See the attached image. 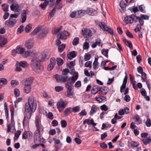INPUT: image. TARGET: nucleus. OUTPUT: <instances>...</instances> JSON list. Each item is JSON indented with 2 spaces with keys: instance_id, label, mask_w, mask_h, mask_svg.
<instances>
[{
  "instance_id": "f257e3e1",
  "label": "nucleus",
  "mask_w": 151,
  "mask_h": 151,
  "mask_svg": "<svg viewBox=\"0 0 151 151\" xmlns=\"http://www.w3.org/2000/svg\"><path fill=\"white\" fill-rule=\"evenodd\" d=\"M46 57L45 53L41 54L38 56L36 53V55L32 58L31 62L32 68L36 72L40 73L43 70V69L40 64V62L43 60Z\"/></svg>"
},
{
  "instance_id": "f03ea898",
  "label": "nucleus",
  "mask_w": 151,
  "mask_h": 151,
  "mask_svg": "<svg viewBox=\"0 0 151 151\" xmlns=\"http://www.w3.org/2000/svg\"><path fill=\"white\" fill-rule=\"evenodd\" d=\"M28 103L25 104V114L28 119L31 117L32 112H34L37 107V104L32 96L29 97L28 99Z\"/></svg>"
},
{
  "instance_id": "7ed1b4c3",
  "label": "nucleus",
  "mask_w": 151,
  "mask_h": 151,
  "mask_svg": "<svg viewBox=\"0 0 151 151\" xmlns=\"http://www.w3.org/2000/svg\"><path fill=\"white\" fill-rule=\"evenodd\" d=\"M78 78V73L75 72L73 75L71 77L69 78L68 81L69 82H67L65 84V86L68 90L72 89V86L73 85L72 83H74Z\"/></svg>"
},
{
  "instance_id": "20e7f679",
  "label": "nucleus",
  "mask_w": 151,
  "mask_h": 151,
  "mask_svg": "<svg viewBox=\"0 0 151 151\" xmlns=\"http://www.w3.org/2000/svg\"><path fill=\"white\" fill-rule=\"evenodd\" d=\"M91 29L92 30L87 28L83 29L82 30V34L86 38L89 37L96 32V31L94 29Z\"/></svg>"
},
{
  "instance_id": "39448f33",
  "label": "nucleus",
  "mask_w": 151,
  "mask_h": 151,
  "mask_svg": "<svg viewBox=\"0 0 151 151\" xmlns=\"http://www.w3.org/2000/svg\"><path fill=\"white\" fill-rule=\"evenodd\" d=\"M35 126L37 128L35 132H40L42 131L43 130V127L42 125L41 122L38 116H36L35 119Z\"/></svg>"
},
{
  "instance_id": "423d86ee",
  "label": "nucleus",
  "mask_w": 151,
  "mask_h": 151,
  "mask_svg": "<svg viewBox=\"0 0 151 151\" xmlns=\"http://www.w3.org/2000/svg\"><path fill=\"white\" fill-rule=\"evenodd\" d=\"M99 26L100 28L103 30L107 31L111 35H113L114 32L111 28L108 27L104 23L101 22L99 24Z\"/></svg>"
},
{
  "instance_id": "0eeeda50",
  "label": "nucleus",
  "mask_w": 151,
  "mask_h": 151,
  "mask_svg": "<svg viewBox=\"0 0 151 151\" xmlns=\"http://www.w3.org/2000/svg\"><path fill=\"white\" fill-rule=\"evenodd\" d=\"M67 104V102H64L63 101H59L57 104V106L59 111L61 112L63 109L66 106Z\"/></svg>"
},
{
  "instance_id": "6e6552de",
  "label": "nucleus",
  "mask_w": 151,
  "mask_h": 151,
  "mask_svg": "<svg viewBox=\"0 0 151 151\" xmlns=\"http://www.w3.org/2000/svg\"><path fill=\"white\" fill-rule=\"evenodd\" d=\"M68 32L65 31L59 33L57 35V37L59 39L65 40L67 38V36L69 35Z\"/></svg>"
},
{
  "instance_id": "1a4fd4ad",
  "label": "nucleus",
  "mask_w": 151,
  "mask_h": 151,
  "mask_svg": "<svg viewBox=\"0 0 151 151\" xmlns=\"http://www.w3.org/2000/svg\"><path fill=\"white\" fill-rule=\"evenodd\" d=\"M34 78L32 77H30L23 80L22 81V83L24 85L30 86L32 83Z\"/></svg>"
},
{
  "instance_id": "9d476101",
  "label": "nucleus",
  "mask_w": 151,
  "mask_h": 151,
  "mask_svg": "<svg viewBox=\"0 0 151 151\" xmlns=\"http://www.w3.org/2000/svg\"><path fill=\"white\" fill-rule=\"evenodd\" d=\"M16 22V20L15 19L10 18L5 22V24L8 27H12L14 26Z\"/></svg>"
},
{
  "instance_id": "9b49d317",
  "label": "nucleus",
  "mask_w": 151,
  "mask_h": 151,
  "mask_svg": "<svg viewBox=\"0 0 151 151\" xmlns=\"http://www.w3.org/2000/svg\"><path fill=\"white\" fill-rule=\"evenodd\" d=\"M11 10L14 11L15 12H20L21 9L19 8V5L15 2H13L10 6Z\"/></svg>"
},
{
  "instance_id": "f8f14e48",
  "label": "nucleus",
  "mask_w": 151,
  "mask_h": 151,
  "mask_svg": "<svg viewBox=\"0 0 151 151\" xmlns=\"http://www.w3.org/2000/svg\"><path fill=\"white\" fill-rule=\"evenodd\" d=\"M34 42L33 39H29L25 43V46L28 49H30L33 47Z\"/></svg>"
},
{
  "instance_id": "ddd939ff",
  "label": "nucleus",
  "mask_w": 151,
  "mask_h": 151,
  "mask_svg": "<svg viewBox=\"0 0 151 151\" xmlns=\"http://www.w3.org/2000/svg\"><path fill=\"white\" fill-rule=\"evenodd\" d=\"M29 12V11L28 9L24 10L22 11V14L21 16L22 23H23L26 21L27 19V14Z\"/></svg>"
},
{
  "instance_id": "4468645a",
  "label": "nucleus",
  "mask_w": 151,
  "mask_h": 151,
  "mask_svg": "<svg viewBox=\"0 0 151 151\" xmlns=\"http://www.w3.org/2000/svg\"><path fill=\"white\" fill-rule=\"evenodd\" d=\"M68 78V77L67 76L63 77L62 76H60L58 74L56 75L55 76V78L57 81L58 82L60 81L61 82H65L66 81Z\"/></svg>"
},
{
  "instance_id": "2eb2a0df",
  "label": "nucleus",
  "mask_w": 151,
  "mask_h": 151,
  "mask_svg": "<svg viewBox=\"0 0 151 151\" xmlns=\"http://www.w3.org/2000/svg\"><path fill=\"white\" fill-rule=\"evenodd\" d=\"M36 55V53L32 51H24L22 55L24 57H27L29 56H31L33 58Z\"/></svg>"
},
{
  "instance_id": "dca6fc26",
  "label": "nucleus",
  "mask_w": 151,
  "mask_h": 151,
  "mask_svg": "<svg viewBox=\"0 0 151 151\" xmlns=\"http://www.w3.org/2000/svg\"><path fill=\"white\" fill-rule=\"evenodd\" d=\"M34 141L35 143H40L41 142L40 133L35 132Z\"/></svg>"
},
{
  "instance_id": "f3484780",
  "label": "nucleus",
  "mask_w": 151,
  "mask_h": 151,
  "mask_svg": "<svg viewBox=\"0 0 151 151\" xmlns=\"http://www.w3.org/2000/svg\"><path fill=\"white\" fill-rule=\"evenodd\" d=\"M132 15L129 16H126L125 18L124 22L125 23V24H131L133 22Z\"/></svg>"
},
{
  "instance_id": "a211bd4d",
  "label": "nucleus",
  "mask_w": 151,
  "mask_h": 151,
  "mask_svg": "<svg viewBox=\"0 0 151 151\" xmlns=\"http://www.w3.org/2000/svg\"><path fill=\"white\" fill-rule=\"evenodd\" d=\"M15 122L14 120H11V123L7 126V132H9L11 130L15 129Z\"/></svg>"
},
{
  "instance_id": "6ab92c4d",
  "label": "nucleus",
  "mask_w": 151,
  "mask_h": 151,
  "mask_svg": "<svg viewBox=\"0 0 151 151\" xmlns=\"http://www.w3.org/2000/svg\"><path fill=\"white\" fill-rule=\"evenodd\" d=\"M86 12L91 16H94L96 15V11L93 9L89 8L87 9Z\"/></svg>"
},
{
  "instance_id": "aec40b11",
  "label": "nucleus",
  "mask_w": 151,
  "mask_h": 151,
  "mask_svg": "<svg viewBox=\"0 0 151 151\" xmlns=\"http://www.w3.org/2000/svg\"><path fill=\"white\" fill-rule=\"evenodd\" d=\"M77 54V52L75 51H73L71 52H69L67 55L68 58L70 60H71L73 58L76 56Z\"/></svg>"
},
{
  "instance_id": "412c9836",
  "label": "nucleus",
  "mask_w": 151,
  "mask_h": 151,
  "mask_svg": "<svg viewBox=\"0 0 151 151\" xmlns=\"http://www.w3.org/2000/svg\"><path fill=\"white\" fill-rule=\"evenodd\" d=\"M100 87L98 86H95L93 87L91 90V93L93 94H95L100 90Z\"/></svg>"
},
{
  "instance_id": "4be33fe9",
  "label": "nucleus",
  "mask_w": 151,
  "mask_h": 151,
  "mask_svg": "<svg viewBox=\"0 0 151 151\" xmlns=\"http://www.w3.org/2000/svg\"><path fill=\"white\" fill-rule=\"evenodd\" d=\"M16 49L18 53L22 54V55L25 51V49L24 48H22L19 46L17 47Z\"/></svg>"
},
{
  "instance_id": "5701e85b",
  "label": "nucleus",
  "mask_w": 151,
  "mask_h": 151,
  "mask_svg": "<svg viewBox=\"0 0 151 151\" xmlns=\"http://www.w3.org/2000/svg\"><path fill=\"white\" fill-rule=\"evenodd\" d=\"M142 140L145 145H147L151 142V137H149L146 138L142 139Z\"/></svg>"
},
{
  "instance_id": "b1692460",
  "label": "nucleus",
  "mask_w": 151,
  "mask_h": 151,
  "mask_svg": "<svg viewBox=\"0 0 151 151\" xmlns=\"http://www.w3.org/2000/svg\"><path fill=\"white\" fill-rule=\"evenodd\" d=\"M41 29L40 27H37L30 34V35L32 36L36 34L38 32H40Z\"/></svg>"
},
{
  "instance_id": "393cba45",
  "label": "nucleus",
  "mask_w": 151,
  "mask_h": 151,
  "mask_svg": "<svg viewBox=\"0 0 151 151\" xmlns=\"http://www.w3.org/2000/svg\"><path fill=\"white\" fill-rule=\"evenodd\" d=\"M17 64V65H18L23 68H25L27 67L28 65L27 63L25 61H22L20 62H18Z\"/></svg>"
},
{
  "instance_id": "a878e982",
  "label": "nucleus",
  "mask_w": 151,
  "mask_h": 151,
  "mask_svg": "<svg viewBox=\"0 0 151 151\" xmlns=\"http://www.w3.org/2000/svg\"><path fill=\"white\" fill-rule=\"evenodd\" d=\"M127 76H125L123 79V82L122 85L121 86L120 88L122 89H124L126 87V83L127 81Z\"/></svg>"
},
{
  "instance_id": "bb28decb",
  "label": "nucleus",
  "mask_w": 151,
  "mask_h": 151,
  "mask_svg": "<svg viewBox=\"0 0 151 151\" xmlns=\"http://www.w3.org/2000/svg\"><path fill=\"white\" fill-rule=\"evenodd\" d=\"M86 12V11L85 10H79L77 12V17H79L83 16L84 15Z\"/></svg>"
},
{
  "instance_id": "cd10ccee",
  "label": "nucleus",
  "mask_w": 151,
  "mask_h": 151,
  "mask_svg": "<svg viewBox=\"0 0 151 151\" xmlns=\"http://www.w3.org/2000/svg\"><path fill=\"white\" fill-rule=\"evenodd\" d=\"M97 110V107L95 105H93L90 112V115H92Z\"/></svg>"
},
{
  "instance_id": "c85d7f7f",
  "label": "nucleus",
  "mask_w": 151,
  "mask_h": 151,
  "mask_svg": "<svg viewBox=\"0 0 151 151\" xmlns=\"http://www.w3.org/2000/svg\"><path fill=\"white\" fill-rule=\"evenodd\" d=\"M67 96L70 98H72L73 97L74 95L73 92L72 91V89L68 90L67 91Z\"/></svg>"
},
{
  "instance_id": "c756f323",
  "label": "nucleus",
  "mask_w": 151,
  "mask_h": 151,
  "mask_svg": "<svg viewBox=\"0 0 151 151\" xmlns=\"http://www.w3.org/2000/svg\"><path fill=\"white\" fill-rule=\"evenodd\" d=\"M98 58L95 57V60L93 63V68L94 69H96L98 67L99 64L98 63Z\"/></svg>"
},
{
  "instance_id": "7c9ffc66",
  "label": "nucleus",
  "mask_w": 151,
  "mask_h": 151,
  "mask_svg": "<svg viewBox=\"0 0 151 151\" xmlns=\"http://www.w3.org/2000/svg\"><path fill=\"white\" fill-rule=\"evenodd\" d=\"M120 6L123 11H124L125 10L126 5L123 1H121L119 4Z\"/></svg>"
},
{
  "instance_id": "2f4dec72",
  "label": "nucleus",
  "mask_w": 151,
  "mask_h": 151,
  "mask_svg": "<svg viewBox=\"0 0 151 151\" xmlns=\"http://www.w3.org/2000/svg\"><path fill=\"white\" fill-rule=\"evenodd\" d=\"M87 123L88 125L91 124L94 127L95 126L96 124V123H94V121L93 119L90 120L89 119H87Z\"/></svg>"
},
{
  "instance_id": "473e14b6",
  "label": "nucleus",
  "mask_w": 151,
  "mask_h": 151,
  "mask_svg": "<svg viewBox=\"0 0 151 151\" xmlns=\"http://www.w3.org/2000/svg\"><path fill=\"white\" fill-rule=\"evenodd\" d=\"M25 87L24 88V90L25 93H30L31 91V87L30 86H28L27 85H24Z\"/></svg>"
},
{
  "instance_id": "72a5a7b5",
  "label": "nucleus",
  "mask_w": 151,
  "mask_h": 151,
  "mask_svg": "<svg viewBox=\"0 0 151 151\" xmlns=\"http://www.w3.org/2000/svg\"><path fill=\"white\" fill-rule=\"evenodd\" d=\"M32 28V25L31 24L26 25L25 28V31L26 32H29Z\"/></svg>"
},
{
  "instance_id": "f704fd0d",
  "label": "nucleus",
  "mask_w": 151,
  "mask_h": 151,
  "mask_svg": "<svg viewBox=\"0 0 151 151\" xmlns=\"http://www.w3.org/2000/svg\"><path fill=\"white\" fill-rule=\"evenodd\" d=\"M123 41L127 46L129 47L130 48H132V45L130 42L129 41L126 39H124Z\"/></svg>"
},
{
  "instance_id": "c9c22d12",
  "label": "nucleus",
  "mask_w": 151,
  "mask_h": 151,
  "mask_svg": "<svg viewBox=\"0 0 151 151\" xmlns=\"http://www.w3.org/2000/svg\"><path fill=\"white\" fill-rule=\"evenodd\" d=\"M72 108L70 107L67 108L64 111V115L65 116H67L68 114L71 113Z\"/></svg>"
},
{
  "instance_id": "e433bc0d",
  "label": "nucleus",
  "mask_w": 151,
  "mask_h": 151,
  "mask_svg": "<svg viewBox=\"0 0 151 151\" xmlns=\"http://www.w3.org/2000/svg\"><path fill=\"white\" fill-rule=\"evenodd\" d=\"M100 90L103 94H106L107 92V88L106 87L100 88Z\"/></svg>"
},
{
  "instance_id": "4c0bfd02",
  "label": "nucleus",
  "mask_w": 151,
  "mask_h": 151,
  "mask_svg": "<svg viewBox=\"0 0 151 151\" xmlns=\"http://www.w3.org/2000/svg\"><path fill=\"white\" fill-rule=\"evenodd\" d=\"M48 4L47 2L45 1L43 3L41 4L39 6L41 7L42 9L44 10L45 9Z\"/></svg>"
},
{
  "instance_id": "58836bf2",
  "label": "nucleus",
  "mask_w": 151,
  "mask_h": 151,
  "mask_svg": "<svg viewBox=\"0 0 151 151\" xmlns=\"http://www.w3.org/2000/svg\"><path fill=\"white\" fill-rule=\"evenodd\" d=\"M50 6L54 5L55 3V0H45V1Z\"/></svg>"
},
{
  "instance_id": "ea45409f",
  "label": "nucleus",
  "mask_w": 151,
  "mask_h": 151,
  "mask_svg": "<svg viewBox=\"0 0 151 151\" xmlns=\"http://www.w3.org/2000/svg\"><path fill=\"white\" fill-rule=\"evenodd\" d=\"M20 12L19 11L17 12H15V13L13 14H11L10 17L11 18H16L20 14Z\"/></svg>"
},
{
  "instance_id": "a19ab883",
  "label": "nucleus",
  "mask_w": 151,
  "mask_h": 151,
  "mask_svg": "<svg viewBox=\"0 0 151 151\" xmlns=\"http://www.w3.org/2000/svg\"><path fill=\"white\" fill-rule=\"evenodd\" d=\"M30 134L29 132H25L22 135V138L26 139L27 138L28 136H29Z\"/></svg>"
},
{
  "instance_id": "79ce46f5",
  "label": "nucleus",
  "mask_w": 151,
  "mask_h": 151,
  "mask_svg": "<svg viewBox=\"0 0 151 151\" xmlns=\"http://www.w3.org/2000/svg\"><path fill=\"white\" fill-rule=\"evenodd\" d=\"M3 10L5 12H8V8L9 6L8 5L3 4L1 5Z\"/></svg>"
},
{
  "instance_id": "37998d69",
  "label": "nucleus",
  "mask_w": 151,
  "mask_h": 151,
  "mask_svg": "<svg viewBox=\"0 0 151 151\" xmlns=\"http://www.w3.org/2000/svg\"><path fill=\"white\" fill-rule=\"evenodd\" d=\"M146 74L144 72L142 73L141 75V78L143 80L142 81L147 82L148 81L146 79Z\"/></svg>"
},
{
  "instance_id": "c03bdc74",
  "label": "nucleus",
  "mask_w": 151,
  "mask_h": 151,
  "mask_svg": "<svg viewBox=\"0 0 151 151\" xmlns=\"http://www.w3.org/2000/svg\"><path fill=\"white\" fill-rule=\"evenodd\" d=\"M60 124L62 127L65 128L67 125V123L65 120H62L60 122Z\"/></svg>"
},
{
  "instance_id": "a18cd8bd",
  "label": "nucleus",
  "mask_w": 151,
  "mask_h": 151,
  "mask_svg": "<svg viewBox=\"0 0 151 151\" xmlns=\"http://www.w3.org/2000/svg\"><path fill=\"white\" fill-rule=\"evenodd\" d=\"M57 61L58 65H62L63 63V60L60 58H58L57 59Z\"/></svg>"
},
{
  "instance_id": "49530a36",
  "label": "nucleus",
  "mask_w": 151,
  "mask_h": 151,
  "mask_svg": "<svg viewBox=\"0 0 151 151\" xmlns=\"http://www.w3.org/2000/svg\"><path fill=\"white\" fill-rule=\"evenodd\" d=\"M63 88L62 86H57L55 87V91L58 92H60L63 90Z\"/></svg>"
},
{
  "instance_id": "de8ad7c7",
  "label": "nucleus",
  "mask_w": 151,
  "mask_h": 151,
  "mask_svg": "<svg viewBox=\"0 0 151 151\" xmlns=\"http://www.w3.org/2000/svg\"><path fill=\"white\" fill-rule=\"evenodd\" d=\"M132 17L133 22H137L139 21L140 17H137L133 14H132Z\"/></svg>"
},
{
  "instance_id": "09e8293b",
  "label": "nucleus",
  "mask_w": 151,
  "mask_h": 151,
  "mask_svg": "<svg viewBox=\"0 0 151 151\" xmlns=\"http://www.w3.org/2000/svg\"><path fill=\"white\" fill-rule=\"evenodd\" d=\"M65 47V44H62L61 45L59 46L58 47V50L60 52H62L64 48Z\"/></svg>"
},
{
  "instance_id": "8fccbe9b",
  "label": "nucleus",
  "mask_w": 151,
  "mask_h": 151,
  "mask_svg": "<svg viewBox=\"0 0 151 151\" xmlns=\"http://www.w3.org/2000/svg\"><path fill=\"white\" fill-rule=\"evenodd\" d=\"M79 42V39L78 37L75 38L73 41V44L74 45H76L78 44Z\"/></svg>"
},
{
  "instance_id": "3c124183",
  "label": "nucleus",
  "mask_w": 151,
  "mask_h": 151,
  "mask_svg": "<svg viewBox=\"0 0 151 151\" xmlns=\"http://www.w3.org/2000/svg\"><path fill=\"white\" fill-rule=\"evenodd\" d=\"M100 109L102 110H103L105 111H107L108 110V107L105 104H103L100 106Z\"/></svg>"
},
{
  "instance_id": "603ef678",
  "label": "nucleus",
  "mask_w": 151,
  "mask_h": 151,
  "mask_svg": "<svg viewBox=\"0 0 151 151\" xmlns=\"http://www.w3.org/2000/svg\"><path fill=\"white\" fill-rule=\"evenodd\" d=\"M2 83L4 85L7 84V81L6 78H0V83Z\"/></svg>"
},
{
  "instance_id": "864d4df0",
  "label": "nucleus",
  "mask_w": 151,
  "mask_h": 151,
  "mask_svg": "<svg viewBox=\"0 0 151 151\" xmlns=\"http://www.w3.org/2000/svg\"><path fill=\"white\" fill-rule=\"evenodd\" d=\"M130 145L132 146L136 147L139 145V144L138 142L132 141L130 143Z\"/></svg>"
},
{
  "instance_id": "5fc2aeb1",
  "label": "nucleus",
  "mask_w": 151,
  "mask_h": 151,
  "mask_svg": "<svg viewBox=\"0 0 151 151\" xmlns=\"http://www.w3.org/2000/svg\"><path fill=\"white\" fill-rule=\"evenodd\" d=\"M145 124L147 127H150L151 126V121L149 118L147 119L145 122Z\"/></svg>"
},
{
  "instance_id": "6e6d98bb",
  "label": "nucleus",
  "mask_w": 151,
  "mask_h": 151,
  "mask_svg": "<svg viewBox=\"0 0 151 151\" xmlns=\"http://www.w3.org/2000/svg\"><path fill=\"white\" fill-rule=\"evenodd\" d=\"M14 93L16 96H19L20 95V92L19 91V90L17 88L15 89Z\"/></svg>"
},
{
  "instance_id": "4d7b16f0",
  "label": "nucleus",
  "mask_w": 151,
  "mask_h": 151,
  "mask_svg": "<svg viewBox=\"0 0 151 151\" xmlns=\"http://www.w3.org/2000/svg\"><path fill=\"white\" fill-rule=\"evenodd\" d=\"M91 57V55L90 54H86L84 56V59L86 61L89 60Z\"/></svg>"
},
{
  "instance_id": "13d9d810",
  "label": "nucleus",
  "mask_w": 151,
  "mask_h": 151,
  "mask_svg": "<svg viewBox=\"0 0 151 151\" xmlns=\"http://www.w3.org/2000/svg\"><path fill=\"white\" fill-rule=\"evenodd\" d=\"M50 64L55 66L56 64L55 59L54 58H51L50 60Z\"/></svg>"
},
{
  "instance_id": "bf43d9fd",
  "label": "nucleus",
  "mask_w": 151,
  "mask_h": 151,
  "mask_svg": "<svg viewBox=\"0 0 151 151\" xmlns=\"http://www.w3.org/2000/svg\"><path fill=\"white\" fill-rule=\"evenodd\" d=\"M24 31V26L22 25H20L17 29V31L19 33H21Z\"/></svg>"
},
{
  "instance_id": "052dcab7",
  "label": "nucleus",
  "mask_w": 151,
  "mask_h": 151,
  "mask_svg": "<svg viewBox=\"0 0 151 151\" xmlns=\"http://www.w3.org/2000/svg\"><path fill=\"white\" fill-rule=\"evenodd\" d=\"M7 40L6 38H4L2 42H0V45L2 47L7 43Z\"/></svg>"
},
{
  "instance_id": "680f3d73",
  "label": "nucleus",
  "mask_w": 151,
  "mask_h": 151,
  "mask_svg": "<svg viewBox=\"0 0 151 151\" xmlns=\"http://www.w3.org/2000/svg\"><path fill=\"white\" fill-rule=\"evenodd\" d=\"M87 115L86 113L85 110H82L80 113L79 114V115L80 116H86Z\"/></svg>"
},
{
  "instance_id": "e2e57ef3",
  "label": "nucleus",
  "mask_w": 151,
  "mask_h": 151,
  "mask_svg": "<svg viewBox=\"0 0 151 151\" xmlns=\"http://www.w3.org/2000/svg\"><path fill=\"white\" fill-rule=\"evenodd\" d=\"M117 116V113L116 114H115L114 117L113 119H112L111 120V122L113 124H114L116 122V117Z\"/></svg>"
},
{
  "instance_id": "0e129e2a",
  "label": "nucleus",
  "mask_w": 151,
  "mask_h": 151,
  "mask_svg": "<svg viewBox=\"0 0 151 151\" xmlns=\"http://www.w3.org/2000/svg\"><path fill=\"white\" fill-rule=\"evenodd\" d=\"M85 65L86 67H89L91 68L92 65V62L91 61H88L85 63Z\"/></svg>"
},
{
  "instance_id": "69168bd1",
  "label": "nucleus",
  "mask_w": 151,
  "mask_h": 151,
  "mask_svg": "<svg viewBox=\"0 0 151 151\" xmlns=\"http://www.w3.org/2000/svg\"><path fill=\"white\" fill-rule=\"evenodd\" d=\"M108 50L107 49H103L102 50V54L105 56H107Z\"/></svg>"
},
{
  "instance_id": "338daca9",
  "label": "nucleus",
  "mask_w": 151,
  "mask_h": 151,
  "mask_svg": "<svg viewBox=\"0 0 151 151\" xmlns=\"http://www.w3.org/2000/svg\"><path fill=\"white\" fill-rule=\"evenodd\" d=\"M70 17L73 18L78 17H77V12H72L70 14Z\"/></svg>"
},
{
  "instance_id": "774afa93",
  "label": "nucleus",
  "mask_w": 151,
  "mask_h": 151,
  "mask_svg": "<svg viewBox=\"0 0 151 151\" xmlns=\"http://www.w3.org/2000/svg\"><path fill=\"white\" fill-rule=\"evenodd\" d=\"M73 111L74 112H76L79 111V107L78 106H75L72 109Z\"/></svg>"
}]
</instances>
